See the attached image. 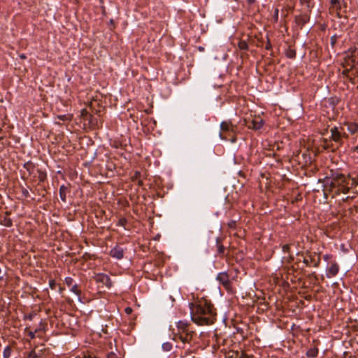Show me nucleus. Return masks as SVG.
Instances as JSON below:
<instances>
[{"label": "nucleus", "instance_id": "nucleus-1", "mask_svg": "<svg viewBox=\"0 0 358 358\" xmlns=\"http://www.w3.org/2000/svg\"><path fill=\"white\" fill-rule=\"evenodd\" d=\"M192 320L199 325H210L216 320V312L211 302L206 299L189 304Z\"/></svg>", "mask_w": 358, "mask_h": 358}, {"label": "nucleus", "instance_id": "nucleus-2", "mask_svg": "<svg viewBox=\"0 0 358 358\" xmlns=\"http://www.w3.org/2000/svg\"><path fill=\"white\" fill-rule=\"evenodd\" d=\"M331 186L336 189L337 194H347L349 192L350 189L352 187H351L350 178L344 175H338L334 178L331 183Z\"/></svg>", "mask_w": 358, "mask_h": 358}, {"label": "nucleus", "instance_id": "nucleus-3", "mask_svg": "<svg viewBox=\"0 0 358 358\" xmlns=\"http://www.w3.org/2000/svg\"><path fill=\"white\" fill-rule=\"evenodd\" d=\"M221 132L220 136L224 140H229L232 143L236 141L234 136V128L230 122L224 121L220 124Z\"/></svg>", "mask_w": 358, "mask_h": 358}, {"label": "nucleus", "instance_id": "nucleus-4", "mask_svg": "<svg viewBox=\"0 0 358 358\" xmlns=\"http://www.w3.org/2000/svg\"><path fill=\"white\" fill-rule=\"evenodd\" d=\"M196 336V334L192 331H188L185 333L182 334H174L173 339L177 341L180 340L183 344H189L192 345V343L194 342V337Z\"/></svg>", "mask_w": 358, "mask_h": 358}, {"label": "nucleus", "instance_id": "nucleus-5", "mask_svg": "<svg viewBox=\"0 0 358 358\" xmlns=\"http://www.w3.org/2000/svg\"><path fill=\"white\" fill-rule=\"evenodd\" d=\"M245 121L246 127L254 130L260 129L264 124V120L259 117H255L252 119L245 120Z\"/></svg>", "mask_w": 358, "mask_h": 358}, {"label": "nucleus", "instance_id": "nucleus-6", "mask_svg": "<svg viewBox=\"0 0 358 358\" xmlns=\"http://www.w3.org/2000/svg\"><path fill=\"white\" fill-rule=\"evenodd\" d=\"M216 280L228 291L231 290V282L227 272H220L217 275Z\"/></svg>", "mask_w": 358, "mask_h": 358}, {"label": "nucleus", "instance_id": "nucleus-7", "mask_svg": "<svg viewBox=\"0 0 358 358\" xmlns=\"http://www.w3.org/2000/svg\"><path fill=\"white\" fill-rule=\"evenodd\" d=\"M330 131L331 134V139L340 145L343 143L342 137H348L345 133H342L336 127L331 128Z\"/></svg>", "mask_w": 358, "mask_h": 358}, {"label": "nucleus", "instance_id": "nucleus-8", "mask_svg": "<svg viewBox=\"0 0 358 358\" xmlns=\"http://www.w3.org/2000/svg\"><path fill=\"white\" fill-rule=\"evenodd\" d=\"M94 280L96 282L102 283L107 288L110 289L112 287V282L110 277L104 273H97L94 276Z\"/></svg>", "mask_w": 358, "mask_h": 358}, {"label": "nucleus", "instance_id": "nucleus-9", "mask_svg": "<svg viewBox=\"0 0 358 358\" xmlns=\"http://www.w3.org/2000/svg\"><path fill=\"white\" fill-rule=\"evenodd\" d=\"M346 57L351 61L354 66L358 58V48L356 47L350 48L345 52Z\"/></svg>", "mask_w": 358, "mask_h": 358}, {"label": "nucleus", "instance_id": "nucleus-10", "mask_svg": "<svg viewBox=\"0 0 358 358\" xmlns=\"http://www.w3.org/2000/svg\"><path fill=\"white\" fill-rule=\"evenodd\" d=\"M339 266L336 262H332L331 265L327 269L326 275L328 278L336 276L339 271Z\"/></svg>", "mask_w": 358, "mask_h": 358}, {"label": "nucleus", "instance_id": "nucleus-11", "mask_svg": "<svg viewBox=\"0 0 358 358\" xmlns=\"http://www.w3.org/2000/svg\"><path fill=\"white\" fill-rule=\"evenodd\" d=\"M110 255L117 259H121L124 257V249L119 245H116L110 251Z\"/></svg>", "mask_w": 358, "mask_h": 358}, {"label": "nucleus", "instance_id": "nucleus-12", "mask_svg": "<svg viewBox=\"0 0 358 358\" xmlns=\"http://www.w3.org/2000/svg\"><path fill=\"white\" fill-rule=\"evenodd\" d=\"M303 262L307 266H310V264H313V266L318 267L320 264V257H317V258L315 259L314 256L309 255V259L305 258Z\"/></svg>", "mask_w": 358, "mask_h": 358}, {"label": "nucleus", "instance_id": "nucleus-13", "mask_svg": "<svg viewBox=\"0 0 358 358\" xmlns=\"http://www.w3.org/2000/svg\"><path fill=\"white\" fill-rule=\"evenodd\" d=\"M310 20V17L308 14H301L299 16H296L295 17V22L297 24V25L302 27L304 26Z\"/></svg>", "mask_w": 358, "mask_h": 358}, {"label": "nucleus", "instance_id": "nucleus-14", "mask_svg": "<svg viewBox=\"0 0 358 358\" xmlns=\"http://www.w3.org/2000/svg\"><path fill=\"white\" fill-rule=\"evenodd\" d=\"M177 329L178 331L176 334H182L190 331L188 327V323L185 321H179L177 323Z\"/></svg>", "mask_w": 358, "mask_h": 358}, {"label": "nucleus", "instance_id": "nucleus-15", "mask_svg": "<svg viewBox=\"0 0 358 358\" xmlns=\"http://www.w3.org/2000/svg\"><path fill=\"white\" fill-rule=\"evenodd\" d=\"M68 192V187L64 185H62L59 187V197L64 202L66 201V194Z\"/></svg>", "mask_w": 358, "mask_h": 358}, {"label": "nucleus", "instance_id": "nucleus-16", "mask_svg": "<svg viewBox=\"0 0 358 358\" xmlns=\"http://www.w3.org/2000/svg\"><path fill=\"white\" fill-rule=\"evenodd\" d=\"M318 355V349L317 347H313L308 350L306 356L310 358H315Z\"/></svg>", "mask_w": 358, "mask_h": 358}, {"label": "nucleus", "instance_id": "nucleus-17", "mask_svg": "<svg viewBox=\"0 0 358 358\" xmlns=\"http://www.w3.org/2000/svg\"><path fill=\"white\" fill-rule=\"evenodd\" d=\"M1 224L6 227H10L13 225V221L12 220L8 217V216L3 217L0 222Z\"/></svg>", "mask_w": 358, "mask_h": 358}, {"label": "nucleus", "instance_id": "nucleus-18", "mask_svg": "<svg viewBox=\"0 0 358 358\" xmlns=\"http://www.w3.org/2000/svg\"><path fill=\"white\" fill-rule=\"evenodd\" d=\"M217 253L220 255H223L224 253L225 248L220 243V239L217 238Z\"/></svg>", "mask_w": 358, "mask_h": 358}, {"label": "nucleus", "instance_id": "nucleus-19", "mask_svg": "<svg viewBox=\"0 0 358 358\" xmlns=\"http://www.w3.org/2000/svg\"><path fill=\"white\" fill-rule=\"evenodd\" d=\"M348 129L351 134H355L358 131V125L355 123H351L348 124Z\"/></svg>", "mask_w": 358, "mask_h": 358}, {"label": "nucleus", "instance_id": "nucleus-20", "mask_svg": "<svg viewBox=\"0 0 358 358\" xmlns=\"http://www.w3.org/2000/svg\"><path fill=\"white\" fill-rule=\"evenodd\" d=\"M12 352V349L10 347L7 346L4 348L3 352V358H10Z\"/></svg>", "mask_w": 358, "mask_h": 358}, {"label": "nucleus", "instance_id": "nucleus-21", "mask_svg": "<svg viewBox=\"0 0 358 358\" xmlns=\"http://www.w3.org/2000/svg\"><path fill=\"white\" fill-rule=\"evenodd\" d=\"M238 46L240 50H246L248 49V45L245 41H241L238 42Z\"/></svg>", "mask_w": 358, "mask_h": 358}, {"label": "nucleus", "instance_id": "nucleus-22", "mask_svg": "<svg viewBox=\"0 0 358 358\" xmlns=\"http://www.w3.org/2000/svg\"><path fill=\"white\" fill-rule=\"evenodd\" d=\"M77 358H99L92 352H86L83 353L81 356L78 357Z\"/></svg>", "mask_w": 358, "mask_h": 358}, {"label": "nucleus", "instance_id": "nucleus-23", "mask_svg": "<svg viewBox=\"0 0 358 358\" xmlns=\"http://www.w3.org/2000/svg\"><path fill=\"white\" fill-rule=\"evenodd\" d=\"M70 290H71V292L76 294L78 296L80 297V291L78 289V287L77 285H73Z\"/></svg>", "mask_w": 358, "mask_h": 358}, {"label": "nucleus", "instance_id": "nucleus-24", "mask_svg": "<svg viewBox=\"0 0 358 358\" xmlns=\"http://www.w3.org/2000/svg\"><path fill=\"white\" fill-rule=\"evenodd\" d=\"M234 355H239V358H251V357L245 353H244L243 352H233Z\"/></svg>", "mask_w": 358, "mask_h": 358}, {"label": "nucleus", "instance_id": "nucleus-25", "mask_svg": "<svg viewBox=\"0 0 358 358\" xmlns=\"http://www.w3.org/2000/svg\"><path fill=\"white\" fill-rule=\"evenodd\" d=\"M287 57L289 58H294L296 57V52L292 50H289L287 52Z\"/></svg>", "mask_w": 358, "mask_h": 358}, {"label": "nucleus", "instance_id": "nucleus-26", "mask_svg": "<svg viewBox=\"0 0 358 358\" xmlns=\"http://www.w3.org/2000/svg\"><path fill=\"white\" fill-rule=\"evenodd\" d=\"M341 9V3H339V6H334L331 8L333 12H336L338 16H340V10Z\"/></svg>", "mask_w": 358, "mask_h": 358}, {"label": "nucleus", "instance_id": "nucleus-27", "mask_svg": "<svg viewBox=\"0 0 358 358\" xmlns=\"http://www.w3.org/2000/svg\"><path fill=\"white\" fill-rule=\"evenodd\" d=\"M350 180H351V187H355L358 185V177L351 178Z\"/></svg>", "mask_w": 358, "mask_h": 358}, {"label": "nucleus", "instance_id": "nucleus-28", "mask_svg": "<svg viewBox=\"0 0 358 358\" xmlns=\"http://www.w3.org/2000/svg\"><path fill=\"white\" fill-rule=\"evenodd\" d=\"M73 282V280L72 278L71 277H66L65 278V283L68 285V286H71L72 285Z\"/></svg>", "mask_w": 358, "mask_h": 358}, {"label": "nucleus", "instance_id": "nucleus-29", "mask_svg": "<svg viewBox=\"0 0 358 358\" xmlns=\"http://www.w3.org/2000/svg\"><path fill=\"white\" fill-rule=\"evenodd\" d=\"M236 222L235 220H231L228 222L229 228L234 229L236 227Z\"/></svg>", "mask_w": 358, "mask_h": 358}, {"label": "nucleus", "instance_id": "nucleus-30", "mask_svg": "<svg viewBox=\"0 0 358 358\" xmlns=\"http://www.w3.org/2000/svg\"><path fill=\"white\" fill-rule=\"evenodd\" d=\"M38 331L37 329L35 330V331H29L27 332V335L29 336L31 339H33L35 338V334Z\"/></svg>", "mask_w": 358, "mask_h": 358}, {"label": "nucleus", "instance_id": "nucleus-31", "mask_svg": "<svg viewBox=\"0 0 358 358\" xmlns=\"http://www.w3.org/2000/svg\"><path fill=\"white\" fill-rule=\"evenodd\" d=\"M330 41H331V45H332V46H334V45L336 44V41H337V36H336V35H334V36H332L331 37Z\"/></svg>", "mask_w": 358, "mask_h": 358}, {"label": "nucleus", "instance_id": "nucleus-32", "mask_svg": "<svg viewBox=\"0 0 358 358\" xmlns=\"http://www.w3.org/2000/svg\"><path fill=\"white\" fill-rule=\"evenodd\" d=\"M339 3H340V1L338 0H331V9L334 6H339Z\"/></svg>", "mask_w": 358, "mask_h": 358}, {"label": "nucleus", "instance_id": "nucleus-33", "mask_svg": "<svg viewBox=\"0 0 358 358\" xmlns=\"http://www.w3.org/2000/svg\"><path fill=\"white\" fill-rule=\"evenodd\" d=\"M49 286L51 289H55V286H56V282L55 280H50L49 281Z\"/></svg>", "mask_w": 358, "mask_h": 358}, {"label": "nucleus", "instance_id": "nucleus-34", "mask_svg": "<svg viewBox=\"0 0 358 358\" xmlns=\"http://www.w3.org/2000/svg\"><path fill=\"white\" fill-rule=\"evenodd\" d=\"M127 223V220L125 218H121L120 220H119V225L120 226H122V227H124L125 224Z\"/></svg>", "mask_w": 358, "mask_h": 358}, {"label": "nucleus", "instance_id": "nucleus-35", "mask_svg": "<svg viewBox=\"0 0 358 358\" xmlns=\"http://www.w3.org/2000/svg\"><path fill=\"white\" fill-rule=\"evenodd\" d=\"M234 352V351L229 352L227 357L228 358H239V355H236L233 354Z\"/></svg>", "mask_w": 358, "mask_h": 358}, {"label": "nucleus", "instance_id": "nucleus-36", "mask_svg": "<svg viewBox=\"0 0 358 358\" xmlns=\"http://www.w3.org/2000/svg\"><path fill=\"white\" fill-rule=\"evenodd\" d=\"M282 251L284 252H289V245H287V244L284 245H282Z\"/></svg>", "mask_w": 358, "mask_h": 358}, {"label": "nucleus", "instance_id": "nucleus-37", "mask_svg": "<svg viewBox=\"0 0 358 358\" xmlns=\"http://www.w3.org/2000/svg\"><path fill=\"white\" fill-rule=\"evenodd\" d=\"M108 358H117V355L114 352H110L108 354Z\"/></svg>", "mask_w": 358, "mask_h": 358}, {"label": "nucleus", "instance_id": "nucleus-38", "mask_svg": "<svg viewBox=\"0 0 358 358\" xmlns=\"http://www.w3.org/2000/svg\"><path fill=\"white\" fill-rule=\"evenodd\" d=\"M272 45H271V43H270V41L268 40L266 44V46H265V48L266 50H270L271 48Z\"/></svg>", "mask_w": 358, "mask_h": 358}, {"label": "nucleus", "instance_id": "nucleus-39", "mask_svg": "<svg viewBox=\"0 0 358 358\" xmlns=\"http://www.w3.org/2000/svg\"><path fill=\"white\" fill-rule=\"evenodd\" d=\"M331 257V256L330 255H325L323 258H324V260L327 262L330 258Z\"/></svg>", "mask_w": 358, "mask_h": 358}, {"label": "nucleus", "instance_id": "nucleus-40", "mask_svg": "<svg viewBox=\"0 0 358 358\" xmlns=\"http://www.w3.org/2000/svg\"><path fill=\"white\" fill-rule=\"evenodd\" d=\"M256 0H247V2L249 5H252L255 3Z\"/></svg>", "mask_w": 358, "mask_h": 358}, {"label": "nucleus", "instance_id": "nucleus-41", "mask_svg": "<svg viewBox=\"0 0 358 358\" xmlns=\"http://www.w3.org/2000/svg\"><path fill=\"white\" fill-rule=\"evenodd\" d=\"M125 311H126L127 313L129 314V313H130L131 312V308H127L125 309Z\"/></svg>", "mask_w": 358, "mask_h": 358}, {"label": "nucleus", "instance_id": "nucleus-42", "mask_svg": "<svg viewBox=\"0 0 358 358\" xmlns=\"http://www.w3.org/2000/svg\"><path fill=\"white\" fill-rule=\"evenodd\" d=\"M23 194H24V195H25L26 196H28V194H29V192H28V191H27V189H25V190H24V191H23Z\"/></svg>", "mask_w": 358, "mask_h": 358}, {"label": "nucleus", "instance_id": "nucleus-43", "mask_svg": "<svg viewBox=\"0 0 358 358\" xmlns=\"http://www.w3.org/2000/svg\"><path fill=\"white\" fill-rule=\"evenodd\" d=\"M59 118H60L62 120H65V115L59 116Z\"/></svg>", "mask_w": 358, "mask_h": 358}, {"label": "nucleus", "instance_id": "nucleus-44", "mask_svg": "<svg viewBox=\"0 0 358 358\" xmlns=\"http://www.w3.org/2000/svg\"><path fill=\"white\" fill-rule=\"evenodd\" d=\"M20 57H21V58H22V59L26 58V57H25L24 55H22L20 56Z\"/></svg>", "mask_w": 358, "mask_h": 358}, {"label": "nucleus", "instance_id": "nucleus-45", "mask_svg": "<svg viewBox=\"0 0 358 358\" xmlns=\"http://www.w3.org/2000/svg\"><path fill=\"white\" fill-rule=\"evenodd\" d=\"M355 150L358 152V146L355 147Z\"/></svg>", "mask_w": 358, "mask_h": 358}, {"label": "nucleus", "instance_id": "nucleus-46", "mask_svg": "<svg viewBox=\"0 0 358 358\" xmlns=\"http://www.w3.org/2000/svg\"><path fill=\"white\" fill-rule=\"evenodd\" d=\"M63 289H64L63 288L60 287V288H59V291H60V292H62Z\"/></svg>", "mask_w": 358, "mask_h": 358}, {"label": "nucleus", "instance_id": "nucleus-47", "mask_svg": "<svg viewBox=\"0 0 358 358\" xmlns=\"http://www.w3.org/2000/svg\"><path fill=\"white\" fill-rule=\"evenodd\" d=\"M355 64H357L358 65V58L357 59V62Z\"/></svg>", "mask_w": 358, "mask_h": 358}, {"label": "nucleus", "instance_id": "nucleus-48", "mask_svg": "<svg viewBox=\"0 0 358 358\" xmlns=\"http://www.w3.org/2000/svg\"><path fill=\"white\" fill-rule=\"evenodd\" d=\"M357 88H358V86H357Z\"/></svg>", "mask_w": 358, "mask_h": 358}]
</instances>
